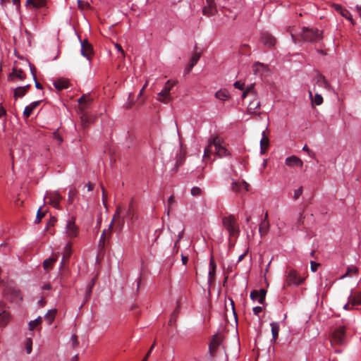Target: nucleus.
Wrapping results in <instances>:
<instances>
[{"mask_svg":"<svg viewBox=\"0 0 361 361\" xmlns=\"http://www.w3.org/2000/svg\"><path fill=\"white\" fill-rule=\"evenodd\" d=\"M126 217L130 219L131 222H133L134 217H135V210L133 204L131 203L128 209L127 213H126Z\"/></svg>","mask_w":361,"mask_h":361,"instance_id":"e433bc0d","label":"nucleus"},{"mask_svg":"<svg viewBox=\"0 0 361 361\" xmlns=\"http://www.w3.org/2000/svg\"><path fill=\"white\" fill-rule=\"evenodd\" d=\"M92 99L90 97L89 94H83L82 97H80L78 102L79 104L81 106L80 110L81 111H83L85 108L87 104H89L92 102Z\"/></svg>","mask_w":361,"mask_h":361,"instance_id":"bb28decb","label":"nucleus"},{"mask_svg":"<svg viewBox=\"0 0 361 361\" xmlns=\"http://www.w3.org/2000/svg\"><path fill=\"white\" fill-rule=\"evenodd\" d=\"M48 0H27L25 3L26 7H32L35 8H41L47 6Z\"/></svg>","mask_w":361,"mask_h":361,"instance_id":"6ab92c4d","label":"nucleus"},{"mask_svg":"<svg viewBox=\"0 0 361 361\" xmlns=\"http://www.w3.org/2000/svg\"><path fill=\"white\" fill-rule=\"evenodd\" d=\"M260 102L259 100L256 99L255 97L249 103L247 111L249 114L251 115H257L260 116L261 113H256V111L260 108Z\"/></svg>","mask_w":361,"mask_h":361,"instance_id":"dca6fc26","label":"nucleus"},{"mask_svg":"<svg viewBox=\"0 0 361 361\" xmlns=\"http://www.w3.org/2000/svg\"><path fill=\"white\" fill-rule=\"evenodd\" d=\"M46 212L47 211H42V207L39 208L37 212L35 223L38 224L40 222L42 219L45 216Z\"/></svg>","mask_w":361,"mask_h":361,"instance_id":"79ce46f5","label":"nucleus"},{"mask_svg":"<svg viewBox=\"0 0 361 361\" xmlns=\"http://www.w3.org/2000/svg\"><path fill=\"white\" fill-rule=\"evenodd\" d=\"M250 47L248 44H244L240 46V51L243 54H249Z\"/></svg>","mask_w":361,"mask_h":361,"instance_id":"de8ad7c7","label":"nucleus"},{"mask_svg":"<svg viewBox=\"0 0 361 361\" xmlns=\"http://www.w3.org/2000/svg\"><path fill=\"white\" fill-rule=\"evenodd\" d=\"M285 163L290 167L297 166L302 167L303 166L302 161L296 156H290L286 159Z\"/></svg>","mask_w":361,"mask_h":361,"instance_id":"f3484780","label":"nucleus"},{"mask_svg":"<svg viewBox=\"0 0 361 361\" xmlns=\"http://www.w3.org/2000/svg\"><path fill=\"white\" fill-rule=\"evenodd\" d=\"M345 330L343 326H339L334 329L331 338V345H342L345 341Z\"/></svg>","mask_w":361,"mask_h":361,"instance_id":"39448f33","label":"nucleus"},{"mask_svg":"<svg viewBox=\"0 0 361 361\" xmlns=\"http://www.w3.org/2000/svg\"><path fill=\"white\" fill-rule=\"evenodd\" d=\"M62 199L61 196L57 192L48 193L44 200H48V203L56 209H59L60 201Z\"/></svg>","mask_w":361,"mask_h":361,"instance_id":"9b49d317","label":"nucleus"},{"mask_svg":"<svg viewBox=\"0 0 361 361\" xmlns=\"http://www.w3.org/2000/svg\"><path fill=\"white\" fill-rule=\"evenodd\" d=\"M261 41L269 48L274 47L276 44V38L269 32H264L261 35Z\"/></svg>","mask_w":361,"mask_h":361,"instance_id":"4468645a","label":"nucleus"},{"mask_svg":"<svg viewBox=\"0 0 361 361\" xmlns=\"http://www.w3.org/2000/svg\"><path fill=\"white\" fill-rule=\"evenodd\" d=\"M56 312L57 310L56 309H52L49 310L47 314L45 315L44 319L47 322L49 325H50L54 320Z\"/></svg>","mask_w":361,"mask_h":361,"instance_id":"72a5a7b5","label":"nucleus"},{"mask_svg":"<svg viewBox=\"0 0 361 361\" xmlns=\"http://www.w3.org/2000/svg\"><path fill=\"white\" fill-rule=\"evenodd\" d=\"M81 54L87 60H90L93 54V48L92 44L87 40L81 41Z\"/></svg>","mask_w":361,"mask_h":361,"instance_id":"9d476101","label":"nucleus"},{"mask_svg":"<svg viewBox=\"0 0 361 361\" xmlns=\"http://www.w3.org/2000/svg\"><path fill=\"white\" fill-rule=\"evenodd\" d=\"M32 341L31 338H27L25 342V350L27 354L32 352Z\"/></svg>","mask_w":361,"mask_h":361,"instance_id":"a18cd8bd","label":"nucleus"},{"mask_svg":"<svg viewBox=\"0 0 361 361\" xmlns=\"http://www.w3.org/2000/svg\"><path fill=\"white\" fill-rule=\"evenodd\" d=\"M229 92L226 89H221L215 93V97L219 100L225 101L229 98Z\"/></svg>","mask_w":361,"mask_h":361,"instance_id":"7c9ffc66","label":"nucleus"},{"mask_svg":"<svg viewBox=\"0 0 361 361\" xmlns=\"http://www.w3.org/2000/svg\"><path fill=\"white\" fill-rule=\"evenodd\" d=\"M303 281L304 279L301 278L295 270L290 269L287 273L285 285L288 286L291 285L298 286L301 284Z\"/></svg>","mask_w":361,"mask_h":361,"instance_id":"0eeeda50","label":"nucleus"},{"mask_svg":"<svg viewBox=\"0 0 361 361\" xmlns=\"http://www.w3.org/2000/svg\"><path fill=\"white\" fill-rule=\"evenodd\" d=\"M71 341H72V346H73V348H75L78 346L79 342L78 341V337H77L76 335H73L72 336Z\"/></svg>","mask_w":361,"mask_h":361,"instance_id":"bf43d9fd","label":"nucleus"},{"mask_svg":"<svg viewBox=\"0 0 361 361\" xmlns=\"http://www.w3.org/2000/svg\"><path fill=\"white\" fill-rule=\"evenodd\" d=\"M26 93V90L25 88L18 87L14 90L13 97L16 99L18 97H23Z\"/></svg>","mask_w":361,"mask_h":361,"instance_id":"c9c22d12","label":"nucleus"},{"mask_svg":"<svg viewBox=\"0 0 361 361\" xmlns=\"http://www.w3.org/2000/svg\"><path fill=\"white\" fill-rule=\"evenodd\" d=\"M154 346H155V341L154 342V343L151 346L149 350L148 351V353H147V355H145V357L143 358V360L142 361H147V359H148L149 356L150 355L151 352L153 350V348H154Z\"/></svg>","mask_w":361,"mask_h":361,"instance_id":"680f3d73","label":"nucleus"},{"mask_svg":"<svg viewBox=\"0 0 361 361\" xmlns=\"http://www.w3.org/2000/svg\"><path fill=\"white\" fill-rule=\"evenodd\" d=\"M215 273H216V269H214V267H212L209 271L208 281L209 283H212L214 282V279H215Z\"/></svg>","mask_w":361,"mask_h":361,"instance_id":"49530a36","label":"nucleus"},{"mask_svg":"<svg viewBox=\"0 0 361 361\" xmlns=\"http://www.w3.org/2000/svg\"><path fill=\"white\" fill-rule=\"evenodd\" d=\"M173 202H174V197L173 195H171L168 200V211H167L168 216L169 215L171 207L172 204H173Z\"/></svg>","mask_w":361,"mask_h":361,"instance_id":"13d9d810","label":"nucleus"},{"mask_svg":"<svg viewBox=\"0 0 361 361\" xmlns=\"http://www.w3.org/2000/svg\"><path fill=\"white\" fill-rule=\"evenodd\" d=\"M115 47L117 49L118 51H119L121 54V59H123L126 56V54H125V51L123 49L122 47L121 46V44H118V43H116L114 44Z\"/></svg>","mask_w":361,"mask_h":361,"instance_id":"5fc2aeb1","label":"nucleus"},{"mask_svg":"<svg viewBox=\"0 0 361 361\" xmlns=\"http://www.w3.org/2000/svg\"><path fill=\"white\" fill-rule=\"evenodd\" d=\"M312 92L313 91H309V94L311 98H312ZM315 92V96L314 99H312V101L313 103H314L316 105H321L323 102V97L321 94H318L317 92Z\"/></svg>","mask_w":361,"mask_h":361,"instance_id":"f704fd0d","label":"nucleus"},{"mask_svg":"<svg viewBox=\"0 0 361 361\" xmlns=\"http://www.w3.org/2000/svg\"><path fill=\"white\" fill-rule=\"evenodd\" d=\"M265 68V66L259 62L255 63L252 66V70L255 74L259 73L262 70H264Z\"/></svg>","mask_w":361,"mask_h":361,"instance_id":"a19ab883","label":"nucleus"},{"mask_svg":"<svg viewBox=\"0 0 361 361\" xmlns=\"http://www.w3.org/2000/svg\"><path fill=\"white\" fill-rule=\"evenodd\" d=\"M78 8L82 11L85 10V9H87L90 7V5L89 4V3H87L85 1H82V0H78Z\"/></svg>","mask_w":361,"mask_h":361,"instance_id":"37998d69","label":"nucleus"},{"mask_svg":"<svg viewBox=\"0 0 361 361\" xmlns=\"http://www.w3.org/2000/svg\"><path fill=\"white\" fill-rule=\"evenodd\" d=\"M248 95L252 96L253 98L257 97V92L255 91L253 85H250L244 90L242 94V98L245 99Z\"/></svg>","mask_w":361,"mask_h":361,"instance_id":"473e14b6","label":"nucleus"},{"mask_svg":"<svg viewBox=\"0 0 361 361\" xmlns=\"http://www.w3.org/2000/svg\"><path fill=\"white\" fill-rule=\"evenodd\" d=\"M10 320V314L3 307H0V326H5Z\"/></svg>","mask_w":361,"mask_h":361,"instance_id":"b1692460","label":"nucleus"},{"mask_svg":"<svg viewBox=\"0 0 361 361\" xmlns=\"http://www.w3.org/2000/svg\"><path fill=\"white\" fill-rule=\"evenodd\" d=\"M314 80L315 81V85L313 87V92H317L316 85H318L319 87H322L324 89H329L331 85L329 82L326 80L325 77L320 74L317 73Z\"/></svg>","mask_w":361,"mask_h":361,"instance_id":"f8f14e48","label":"nucleus"},{"mask_svg":"<svg viewBox=\"0 0 361 361\" xmlns=\"http://www.w3.org/2000/svg\"><path fill=\"white\" fill-rule=\"evenodd\" d=\"M176 84V81L168 80L164 89L159 93L158 99L164 103H168L171 100L170 91Z\"/></svg>","mask_w":361,"mask_h":361,"instance_id":"423d86ee","label":"nucleus"},{"mask_svg":"<svg viewBox=\"0 0 361 361\" xmlns=\"http://www.w3.org/2000/svg\"><path fill=\"white\" fill-rule=\"evenodd\" d=\"M6 115V109L1 105L0 106V118Z\"/></svg>","mask_w":361,"mask_h":361,"instance_id":"774afa93","label":"nucleus"},{"mask_svg":"<svg viewBox=\"0 0 361 361\" xmlns=\"http://www.w3.org/2000/svg\"><path fill=\"white\" fill-rule=\"evenodd\" d=\"M358 272V269L356 267L350 266L347 268L346 273L342 276V278L351 276L353 274Z\"/></svg>","mask_w":361,"mask_h":361,"instance_id":"4c0bfd02","label":"nucleus"},{"mask_svg":"<svg viewBox=\"0 0 361 361\" xmlns=\"http://www.w3.org/2000/svg\"><path fill=\"white\" fill-rule=\"evenodd\" d=\"M14 78H18L20 80H24L25 78V74L22 69L13 68L12 72L8 75V80H13Z\"/></svg>","mask_w":361,"mask_h":361,"instance_id":"5701e85b","label":"nucleus"},{"mask_svg":"<svg viewBox=\"0 0 361 361\" xmlns=\"http://www.w3.org/2000/svg\"><path fill=\"white\" fill-rule=\"evenodd\" d=\"M221 338L218 335L214 336V337H213L212 340L211 341L209 345V352L212 356H214L216 350L217 349L219 345L221 344Z\"/></svg>","mask_w":361,"mask_h":361,"instance_id":"a211bd4d","label":"nucleus"},{"mask_svg":"<svg viewBox=\"0 0 361 361\" xmlns=\"http://www.w3.org/2000/svg\"><path fill=\"white\" fill-rule=\"evenodd\" d=\"M80 120H81V124L83 128H87L89 126V124L90 123V120L88 116L85 113H82V115L80 116Z\"/></svg>","mask_w":361,"mask_h":361,"instance_id":"58836bf2","label":"nucleus"},{"mask_svg":"<svg viewBox=\"0 0 361 361\" xmlns=\"http://www.w3.org/2000/svg\"><path fill=\"white\" fill-rule=\"evenodd\" d=\"M72 253V243L71 242H68L64 247L63 252L62 253V260L61 262V269H63L66 266V263L68 262L69 258Z\"/></svg>","mask_w":361,"mask_h":361,"instance_id":"ddd939ff","label":"nucleus"},{"mask_svg":"<svg viewBox=\"0 0 361 361\" xmlns=\"http://www.w3.org/2000/svg\"><path fill=\"white\" fill-rule=\"evenodd\" d=\"M54 137L56 139L59 144H61L63 141L62 137L56 132L54 133Z\"/></svg>","mask_w":361,"mask_h":361,"instance_id":"69168bd1","label":"nucleus"},{"mask_svg":"<svg viewBox=\"0 0 361 361\" xmlns=\"http://www.w3.org/2000/svg\"><path fill=\"white\" fill-rule=\"evenodd\" d=\"M340 14L343 17H344V18L350 20L351 22H353L351 14H350V13L348 10H346L345 8H343L342 11H341Z\"/></svg>","mask_w":361,"mask_h":361,"instance_id":"09e8293b","label":"nucleus"},{"mask_svg":"<svg viewBox=\"0 0 361 361\" xmlns=\"http://www.w3.org/2000/svg\"><path fill=\"white\" fill-rule=\"evenodd\" d=\"M77 194V191L75 189H71L68 192V202L69 204H72L73 202V199Z\"/></svg>","mask_w":361,"mask_h":361,"instance_id":"c03bdc74","label":"nucleus"},{"mask_svg":"<svg viewBox=\"0 0 361 361\" xmlns=\"http://www.w3.org/2000/svg\"><path fill=\"white\" fill-rule=\"evenodd\" d=\"M96 278H93L92 281L88 283L86 291H85V301L84 303L87 302L89 299L91 297V294L92 292V288L95 283Z\"/></svg>","mask_w":361,"mask_h":361,"instance_id":"c756f323","label":"nucleus"},{"mask_svg":"<svg viewBox=\"0 0 361 361\" xmlns=\"http://www.w3.org/2000/svg\"><path fill=\"white\" fill-rule=\"evenodd\" d=\"M300 35L305 42L310 43L319 42L323 39L322 31L317 28L304 27Z\"/></svg>","mask_w":361,"mask_h":361,"instance_id":"f03ea898","label":"nucleus"},{"mask_svg":"<svg viewBox=\"0 0 361 361\" xmlns=\"http://www.w3.org/2000/svg\"><path fill=\"white\" fill-rule=\"evenodd\" d=\"M222 223L231 237L235 236L239 233L237 220L233 215L224 217Z\"/></svg>","mask_w":361,"mask_h":361,"instance_id":"20e7f679","label":"nucleus"},{"mask_svg":"<svg viewBox=\"0 0 361 361\" xmlns=\"http://www.w3.org/2000/svg\"><path fill=\"white\" fill-rule=\"evenodd\" d=\"M214 147V153L219 157H226L228 154L227 149L221 146V140L218 136L211 137L209 144L204 149L203 159H209L213 153L212 148Z\"/></svg>","mask_w":361,"mask_h":361,"instance_id":"f257e3e1","label":"nucleus"},{"mask_svg":"<svg viewBox=\"0 0 361 361\" xmlns=\"http://www.w3.org/2000/svg\"><path fill=\"white\" fill-rule=\"evenodd\" d=\"M234 87L237 89H239L240 90H244V86H245V84L244 83H242L240 81H236L235 83H234Z\"/></svg>","mask_w":361,"mask_h":361,"instance_id":"052dcab7","label":"nucleus"},{"mask_svg":"<svg viewBox=\"0 0 361 361\" xmlns=\"http://www.w3.org/2000/svg\"><path fill=\"white\" fill-rule=\"evenodd\" d=\"M185 159V155L180 154V156L178 157V158L176 161V167L178 168L179 166H180L183 164V163L184 162Z\"/></svg>","mask_w":361,"mask_h":361,"instance_id":"603ef678","label":"nucleus"},{"mask_svg":"<svg viewBox=\"0 0 361 361\" xmlns=\"http://www.w3.org/2000/svg\"><path fill=\"white\" fill-rule=\"evenodd\" d=\"M304 218L305 217H304L302 213H300L299 217H298V221H297L298 224L300 225V224H303Z\"/></svg>","mask_w":361,"mask_h":361,"instance_id":"338daca9","label":"nucleus"},{"mask_svg":"<svg viewBox=\"0 0 361 361\" xmlns=\"http://www.w3.org/2000/svg\"><path fill=\"white\" fill-rule=\"evenodd\" d=\"M267 291L264 289L259 290H254L250 293V298L252 300H257L260 304H264L265 301Z\"/></svg>","mask_w":361,"mask_h":361,"instance_id":"2eb2a0df","label":"nucleus"},{"mask_svg":"<svg viewBox=\"0 0 361 361\" xmlns=\"http://www.w3.org/2000/svg\"><path fill=\"white\" fill-rule=\"evenodd\" d=\"M249 185L245 182H236L233 181L231 184V190L235 192H240L244 189L245 191H248Z\"/></svg>","mask_w":361,"mask_h":361,"instance_id":"aec40b11","label":"nucleus"},{"mask_svg":"<svg viewBox=\"0 0 361 361\" xmlns=\"http://www.w3.org/2000/svg\"><path fill=\"white\" fill-rule=\"evenodd\" d=\"M302 187H300L298 189L295 190L294 191V199L295 200H297L299 198V197L302 195Z\"/></svg>","mask_w":361,"mask_h":361,"instance_id":"4d7b16f0","label":"nucleus"},{"mask_svg":"<svg viewBox=\"0 0 361 361\" xmlns=\"http://www.w3.org/2000/svg\"><path fill=\"white\" fill-rule=\"evenodd\" d=\"M59 257V254H56L52 255L49 258L45 259L43 262L44 269L46 270H49L52 268L54 263H55Z\"/></svg>","mask_w":361,"mask_h":361,"instance_id":"393cba45","label":"nucleus"},{"mask_svg":"<svg viewBox=\"0 0 361 361\" xmlns=\"http://www.w3.org/2000/svg\"><path fill=\"white\" fill-rule=\"evenodd\" d=\"M179 307H180V306H179V304L178 303L176 308L175 309V310L172 313L171 318L170 319V324H172L173 320L174 321L176 320V318L177 317V315H178V314L179 312Z\"/></svg>","mask_w":361,"mask_h":361,"instance_id":"8fccbe9b","label":"nucleus"},{"mask_svg":"<svg viewBox=\"0 0 361 361\" xmlns=\"http://www.w3.org/2000/svg\"><path fill=\"white\" fill-rule=\"evenodd\" d=\"M269 147V139L266 135V132H262V137L260 140L261 154H265Z\"/></svg>","mask_w":361,"mask_h":361,"instance_id":"4be33fe9","label":"nucleus"},{"mask_svg":"<svg viewBox=\"0 0 361 361\" xmlns=\"http://www.w3.org/2000/svg\"><path fill=\"white\" fill-rule=\"evenodd\" d=\"M54 85L56 89L58 90H62L68 88L69 82L68 80L62 78L56 80Z\"/></svg>","mask_w":361,"mask_h":361,"instance_id":"c85d7f7f","label":"nucleus"},{"mask_svg":"<svg viewBox=\"0 0 361 361\" xmlns=\"http://www.w3.org/2000/svg\"><path fill=\"white\" fill-rule=\"evenodd\" d=\"M200 58V53L195 52L191 57L190 62L188 65L186 67V71L187 73L190 72V71L192 69V68L196 65L197 61H199Z\"/></svg>","mask_w":361,"mask_h":361,"instance_id":"a878e982","label":"nucleus"},{"mask_svg":"<svg viewBox=\"0 0 361 361\" xmlns=\"http://www.w3.org/2000/svg\"><path fill=\"white\" fill-rule=\"evenodd\" d=\"M42 323V317H39L38 318H37L34 321H31L29 323V329L30 331H33L34 329L39 326V324H41Z\"/></svg>","mask_w":361,"mask_h":361,"instance_id":"ea45409f","label":"nucleus"},{"mask_svg":"<svg viewBox=\"0 0 361 361\" xmlns=\"http://www.w3.org/2000/svg\"><path fill=\"white\" fill-rule=\"evenodd\" d=\"M270 224L269 221L262 220L259 224V232L261 237L264 236L267 234L269 231Z\"/></svg>","mask_w":361,"mask_h":361,"instance_id":"cd10ccee","label":"nucleus"},{"mask_svg":"<svg viewBox=\"0 0 361 361\" xmlns=\"http://www.w3.org/2000/svg\"><path fill=\"white\" fill-rule=\"evenodd\" d=\"M320 266V264L319 263H317V262H315L314 261H311L310 262V268H311V270L313 271V272H315L318 267Z\"/></svg>","mask_w":361,"mask_h":361,"instance_id":"6e6d98bb","label":"nucleus"},{"mask_svg":"<svg viewBox=\"0 0 361 361\" xmlns=\"http://www.w3.org/2000/svg\"><path fill=\"white\" fill-rule=\"evenodd\" d=\"M102 190V201L103 204L105 207H106V200H107V192L104 189V186L101 185Z\"/></svg>","mask_w":361,"mask_h":361,"instance_id":"3c124183","label":"nucleus"},{"mask_svg":"<svg viewBox=\"0 0 361 361\" xmlns=\"http://www.w3.org/2000/svg\"><path fill=\"white\" fill-rule=\"evenodd\" d=\"M218 13L216 4L214 0H206V5L202 8L203 15L210 17Z\"/></svg>","mask_w":361,"mask_h":361,"instance_id":"6e6552de","label":"nucleus"},{"mask_svg":"<svg viewBox=\"0 0 361 361\" xmlns=\"http://www.w3.org/2000/svg\"><path fill=\"white\" fill-rule=\"evenodd\" d=\"M66 235L69 238H76L78 235V227L75 225V219L68 221L66 226Z\"/></svg>","mask_w":361,"mask_h":361,"instance_id":"1a4fd4ad","label":"nucleus"},{"mask_svg":"<svg viewBox=\"0 0 361 361\" xmlns=\"http://www.w3.org/2000/svg\"><path fill=\"white\" fill-rule=\"evenodd\" d=\"M270 325L271 327L272 341L274 343H276L280 329L279 324L277 322H272Z\"/></svg>","mask_w":361,"mask_h":361,"instance_id":"2f4dec72","label":"nucleus"},{"mask_svg":"<svg viewBox=\"0 0 361 361\" xmlns=\"http://www.w3.org/2000/svg\"><path fill=\"white\" fill-rule=\"evenodd\" d=\"M41 101H36L31 103L30 105L25 106L23 111V116L25 118H27L32 114V111L39 105Z\"/></svg>","mask_w":361,"mask_h":361,"instance_id":"412c9836","label":"nucleus"},{"mask_svg":"<svg viewBox=\"0 0 361 361\" xmlns=\"http://www.w3.org/2000/svg\"><path fill=\"white\" fill-rule=\"evenodd\" d=\"M332 7L335 9V11H336L339 13H341V11L343 9V8L341 5L336 4H333Z\"/></svg>","mask_w":361,"mask_h":361,"instance_id":"0e129e2a","label":"nucleus"},{"mask_svg":"<svg viewBox=\"0 0 361 361\" xmlns=\"http://www.w3.org/2000/svg\"><path fill=\"white\" fill-rule=\"evenodd\" d=\"M121 206H117L115 214L113 216V219L109 225V228L108 229L109 233H110L113 226H114L115 230L118 232H121L124 226L125 221L124 216H121Z\"/></svg>","mask_w":361,"mask_h":361,"instance_id":"7ed1b4c3","label":"nucleus"},{"mask_svg":"<svg viewBox=\"0 0 361 361\" xmlns=\"http://www.w3.org/2000/svg\"><path fill=\"white\" fill-rule=\"evenodd\" d=\"M201 192H202V190L198 187H193L191 189V195L192 196H198V195H200L201 194Z\"/></svg>","mask_w":361,"mask_h":361,"instance_id":"864d4df0","label":"nucleus"},{"mask_svg":"<svg viewBox=\"0 0 361 361\" xmlns=\"http://www.w3.org/2000/svg\"><path fill=\"white\" fill-rule=\"evenodd\" d=\"M253 312L256 315H259V314L262 311V307L260 306H257L253 308Z\"/></svg>","mask_w":361,"mask_h":361,"instance_id":"e2e57ef3","label":"nucleus"}]
</instances>
